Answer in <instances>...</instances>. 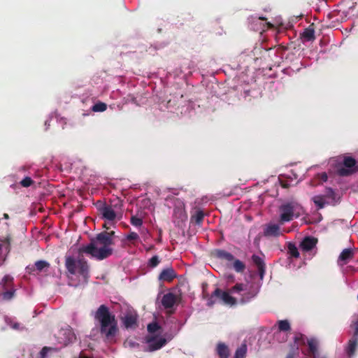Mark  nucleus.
I'll list each match as a JSON object with an SVG mask.
<instances>
[{
  "label": "nucleus",
  "instance_id": "f257e3e1",
  "mask_svg": "<svg viewBox=\"0 0 358 358\" xmlns=\"http://www.w3.org/2000/svg\"><path fill=\"white\" fill-rule=\"evenodd\" d=\"M113 231H102L98 234L94 238L90 239V243L87 245H83L78 249V259H75L73 257H66L65 266L69 273L75 275L78 273L85 281H87L89 275V265L87 260L84 258L83 254L90 255L96 260H103L113 252L111 245L114 244Z\"/></svg>",
  "mask_w": 358,
  "mask_h": 358
},
{
  "label": "nucleus",
  "instance_id": "f03ea898",
  "mask_svg": "<svg viewBox=\"0 0 358 358\" xmlns=\"http://www.w3.org/2000/svg\"><path fill=\"white\" fill-rule=\"evenodd\" d=\"M94 318L100 324V333L107 341H112L118 333L117 321L108 306L101 305L94 314Z\"/></svg>",
  "mask_w": 358,
  "mask_h": 358
},
{
  "label": "nucleus",
  "instance_id": "7ed1b4c3",
  "mask_svg": "<svg viewBox=\"0 0 358 358\" xmlns=\"http://www.w3.org/2000/svg\"><path fill=\"white\" fill-rule=\"evenodd\" d=\"M96 206L101 218L111 224L122 218V203L119 199L110 200L108 203L98 201Z\"/></svg>",
  "mask_w": 358,
  "mask_h": 358
},
{
  "label": "nucleus",
  "instance_id": "20e7f679",
  "mask_svg": "<svg viewBox=\"0 0 358 358\" xmlns=\"http://www.w3.org/2000/svg\"><path fill=\"white\" fill-rule=\"evenodd\" d=\"M231 292L241 295L239 303L245 304L251 301L259 293V287L255 283H236L230 289Z\"/></svg>",
  "mask_w": 358,
  "mask_h": 358
},
{
  "label": "nucleus",
  "instance_id": "39448f33",
  "mask_svg": "<svg viewBox=\"0 0 358 358\" xmlns=\"http://www.w3.org/2000/svg\"><path fill=\"white\" fill-rule=\"evenodd\" d=\"M301 209L300 205L294 201L282 203L279 207V224L282 225L286 222L292 221L294 217H299L301 215Z\"/></svg>",
  "mask_w": 358,
  "mask_h": 358
},
{
  "label": "nucleus",
  "instance_id": "423d86ee",
  "mask_svg": "<svg viewBox=\"0 0 358 358\" xmlns=\"http://www.w3.org/2000/svg\"><path fill=\"white\" fill-rule=\"evenodd\" d=\"M231 291L229 292L222 291L220 288H216L215 291L208 296L207 293L203 292V298L207 299V306L209 307L213 306L215 302L216 299H220L222 301L224 305L233 306L237 304V300L236 298L230 295Z\"/></svg>",
  "mask_w": 358,
  "mask_h": 358
},
{
  "label": "nucleus",
  "instance_id": "0eeeda50",
  "mask_svg": "<svg viewBox=\"0 0 358 358\" xmlns=\"http://www.w3.org/2000/svg\"><path fill=\"white\" fill-rule=\"evenodd\" d=\"M358 172V164L355 158L350 156H343V162L337 168L340 176H349Z\"/></svg>",
  "mask_w": 358,
  "mask_h": 358
},
{
  "label": "nucleus",
  "instance_id": "6e6552de",
  "mask_svg": "<svg viewBox=\"0 0 358 358\" xmlns=\"http://www.w3.org/2000/svg\"><path fill=\"white\" fill-rule=\"evenodd\" d=\"M145 342L148 344L146 351L153 352L161 349L166 344V340L164 338L157 339L155 336H147Z\"/></svg>",
  "mask_w": 358,
  "mask_h": 358
},
{
  "label": "nucleus",
  "instance_id": "1a4fd4ad",
  "mask_svg": "<svg viewBox=\"0 0 358 358\" xmlns=\"http://www.w3.org/2000/svg\"><path fill=\"white\" fill-rule=\"evenodd\" d=\"M122 322L126 329H136L138 327V316L134 313H127L122 317Z\"/></svg>",
  "mask_w": 358,
  "mask_h": 358
},
{
  "label": "nucleus",
  "instance_id": "9d476101",
  "mask_svg": "<svg viewBox=\"0 0 358 358\" xmlns=\"http://www.w3.org/2000/svg\"><path fill=\"white\" fill-rule=\"evenodd\" d=\"M317 243V238L313 236H306L300 243V248L305 252L313 250Z\"/></svg>",
  "mask_w": 358,
  "mask_h": 358
},
{
  "label": "nucleus",
  "instance_id": "9b49d317",
  "mask_svg": "<svg viewBox=\"0 0 358 358\" xmlns=\"http://www.w3.org/2000/svg\"><path fill=\"white\" fill-rule=\"evenodd\" d=\"M50 264L45 260H39L35 262L34 266H28L27 267V272L30 274H34L35 271L41 272L44 269L50 267Z\"/></svg>",
  "mask_w": 358,
  "mask_h": 358
},
{
  "label": "nucleus",
  "instance_id": "f8f14e48",
  "mask_svg": "<svg viewBox=\"0 0 358 358\" xmlns=\"http://www.w3.org/2000/svg\"><path fill=\"white\" fill-rule=\"evenodd\" d=\"M177 276L172 267L166 268L162 271L159 275V280L165 282H171Z\"/></svg>",
  "mask_w": 358,
  "mask_h": 358
},
{
  "label": "nucleus",
  "instance_id": "ddd939ff",
  "mask_svg": "<svg viewBox=\"0 0 358 358\" xmlns=\"http://www.w3.org/2000/svg\"><path fill=\"white\" fill-rule=\"evenodd\" d=\"M281 234L280 229L278 224H271L266 226L264 230V235L265 236H274L278 237Z\"/></svg>",
  "mask_w": 358,
  "mask_h": 358
},
{
  "label": "nucleus",
  "instance_id": "4468645a",
  "mask_svg": "<svg viewBox=\"0 0 358 358\" xmlns=\"http://www.w3.org/2000/svg\"><path fill=\"white\" fill-rule=\"evenodd\" d=\"M306 343L308 344V350H309V353H310L309 355L310 357H313V358H317L318 355H319L318 350H317V347H318L317 340L315 338H310L307 341Z\"/></svg>",
  "mask_w": 358,
  "mask_h": 358
},
{
  "label": "nucleus",
  "instance_id": "2eb2a0df",
  "mask_svg": "<svg viewBox=\"0 0 358 358\" xmlns=\"http://www.w3.org/2000/svg\"><path fill=\"white\" fill-rule=\"evenodd\" d=\"M176 301V296L173 293L169 292L163 296L162 304L165 308H171L174 306Z\"/></svg>",
  "mask_w": 358,
  "mask_h": 358
},
{
  "label": "nucleus",
  "instance_id": "dca6fc26",
  "mask_svg": "<svg viewBox=\"0 0 358 358\" xmlns=\"http://www.w3.org/2000/svg\"><path fill=\"white\" fill-rule=\"evenodd\" d=\"M252 260L257 267L260 278H262L265 272V264L263 259L258 255H253L252 256Z\"/></svg>",
  "mask_w": 358,
  "mask_h": 358
},
{
  "label": "nucleus",
  "instance_id": "f3484780",
  "mask_svg": "<svg viewBox=\"0 0 358 358\" xmlns=\"http://www.w3.org/2000/svg\"><path fill=\"white\" fill-rule=\"evenodd\" d=\"M354 252L351 248L344 249L338 257V262H341L342 264H345L348 261L353 258Z\"/></svg>",
  "mask_w": 358,
  "mask_h": 358
},
{
  "label": "nucleus",
  "instance_id": "a211bd4d",
  "mask_svg": "<svg viewBox=\"0 0 358 358\" xmlns=\"http://www.w3.org/2000/svg\"><path fill=\"white\" fill-rule=\"evenodd\" d=\"M308 340V339L304 334L300 332H295L294 336L293 337V345L298 346V348H299V346L305 345Z\"/></svg>",
  "mask_w": 358,
  "mask_h": 358
},
{
  "label": "nucleus",
  "instance_id": "6ab92c4d",
  "mask_svg": "<svg viewBox=\"0 0 358 358\" xmlns=\"http://www.w3.org/2000/svg\"><path fill=\"white\" fill-rule=\"evenodd\" d=\"M215 255L217 258L220 259H224L228 262H232L233 260H234V255L231 253L224 250H215Z\"/></svg>",
  "mask_w": 358,
  "mask_h": 358
},
{
  "label": "nucleus",
  "instance_id": "aec40b11",
  "mask_svg": "<svg viewBox=\"0 0 358 358\" xmlns=\"http://www.w3.org/2000/svg\"><path fill=\"white\" fill-rule=\"evenodd\" d=\"M217 353L220 358H228L229 356V350L224 343H220L217 345Z\"/></svg>",
  "mask_w": 358,
  "mask_h": 358
},
{
  "label": "nucleus",
  "instance_id": "412c9836",
  "mask_svg": "<svg viewBox=\"0 0 358 358\" xmlns=\"http://www.w3.org/2000/svg\"><path fill=\"white\" fill-rule=\"evenodd\" d=\"M358 343V337L353 335V337L349 341L348 346L347 348V353L348 356H352L356 350Z\"/></svg>",
  "mask_w": 358,
  "mask_h": 358
},
{
  "label": "nucleus",
  "instance_id": "4be33fe9",
  "mask_svg": "<svg viewBox=\"0 0 358 358\" xmlns=\"http://www.w3.org/2000/svg\"><path fill=\"white\" fill-rule=\"evenodd\" d=\"M302 37L308 41H311L315 39V30L313 25H310L306 28L301 34Z\"/></svg>",
  "mask_w": 358,
  "mask_h": 358
},
{
  "label": "nucleus",
  "instance_id": "5701e85b",
  "mask_svg": "<svg viewBox=\"0 0 358 358\" xmlns=\"http://www.w3.org/2000/svg\"><path fill=\"white\" fill-rule=\"evenodd\" d=\"M247 350V345L242 343L241 345L236 349L234 358H245L246 357Z\"/></svg>",
  "mask_w": 358,
  "mask_h": 358
},
{
  "label": "nucleus",
  "instance_id": "b1692460",
  "mask_svg": "<svg viewBox=\"0 0 358 358\" xmlns=\"http://www.w3.org/2000/svg\"><path fill=\"white\" fill-rule=\"evenodd\" d=\"M233 262V268L237 273H243L245 269V264L239 259L234 258Z\"/></svg>",
  "mask_w": 358,
  "mask_h": 358
},
{
  "label": "nucleus",
  "instance_id": "393cba45",
  "mask_svg": "<svg viewBox=\"0 0 358 358\" xmlns=\"http://www.w3.org/2000/svg\"><path fill=\"white\" fill-rule=\"evenodd\" d=\"M13 278L10 275H5L1 282L3 289L11 288L13 285Z\"/></svg>",
  "mask_w": 358,
  "mask_h": 358
},
{
  "label": "nucleus",
  "instance_id": "a878e982",
  "mask_svg": "<svg viewBox=\"0 0 358 358\" xmlns=\"http://www.w3.org/2000/svg\"><path fill=\"white\" fill-rule=\"evenodd\" d=\"M278 327L280 331L286 332L291 330V325L287 320H279Z\"/></svg>",
  "mask_w": 358,
  "mask_h": 358
},
{
  "label": "nucleus",
  "instance_id": "bb28decb",
  "mask_svg": "<svg viewBox=\"0 0 358 358\" xmlns=\"http://www.w3.org/2000/svg\"><path fill=\"white\" fill-rule=\"evenodd\" d=\"M299 357V348L298 346L290 345V350L285 358H298Z\"/></svg>",
  "mask_w": 358,
  "mask_h": 358
},
{
  "label": "nucleus",
  "instance_id": "cd10ccee",
  "mask_svg": "<svg viewBox=\"0 0 358 358\" xmlns=\"http://www.w3.org/2000/svg\"><path fill=\"white\" fill-rule=\"evenodd\" d=\"M314 203L317 206L318 209H322L325 206V200L324 196L318 195L313 198Z\"/></svg>",
  "mask_w": 358,
  "mask_h": 358
},
{
  "label": "nucleus",
  "instance_id": "c85d7f7f",
  "mask_svg": "<svg viewBox=\"0 0 358 358\" xmlns=\"http://www.w3.org/2000/svg\"><path fill=\"white\" fill-rule=\"evenodd\" d=\"M288 253L294 258L299 257V252L294 243H289L287 245Z\"/></svg>",
  "mask_w": 358,
  "mask_h": 358
},
{
  "label": "nucleus",
  "instance_id": "c756f323",
  "mask_svg": "<svg viewBox=\"0 0 358 358\" xmlns=\"http://www.w3.org/2000/svg\"><path fill=\"white\" fill-rule=\"evenodd\" d=\"M106 108L107 105L105 103L98 102L92 106V110L94 112H103Z\"/></svg>",
  "mask_w": 358,
  "mask_h": 358
},
{
  "label": "nucleus",
  "instance_id": "7c9ffc66",
  "mask_svg": "<svg viewBox=\"0 0 358 358\" xmlns=\"http://www.w3.org/2000/svg\"><path fill=\"white\" fill-rule=\"evenodd\" d=\"M55 350V348L50 347H43L36 358H45L49 352Z\"/></svg>",
  "mask_w": 358,
  "mask_h": 358
},
{
  "label": "nucleus",
  "instance_id": "2f4dec72",
  "mask_svg": "<svg viewBox=\"0 0 358 358\" xmlns=\"http://www.w3.org/2000/svg\"><path fill=\"white\" fill-rule=\"evenodd\" d=\"M15 289L10 288V289L5 291L3 292L2 296L3 299L5 300H10L11 299L15 294Z\"/></svg>",
  "mask_w": 358,
  "mask_h": 358
},
{
  "label": "nucleus",
  "instance_id": "473e14b6",
  "mask_svg": "<svg viewBox=\"0 0 358 358\" xmlns=\"http://www.w3.org/2000/svg\"><path fill=\"white\" fill-rule=\"evenodd\" d=\"M160 262L159 258L157 255H155L152 257H151L148 262V266L151 268L156 267Z\"/></svg>",
  "mask_w": 358,
  "mask_h": 358
},
{
  "label": "nucleus",
  "instance_id": "72a5a7b5",
  "mask_svg": "<svg viewBox=\"0 0 358 358\" xmlns=\"http://www.w3.org/2000/svg\"><path fill=\"white\" fill-rule=\"evenodd\" d=\"M160 329V326L157 322H152L148 324L147 329L149 333H155Z\"/></svg>",
  "mask_w": 358,
  "mask_h": 358
},
{
  "label": "nucleus",
  "instance_id": "f704fd0d",
  "mask_svg": "<svg viewBox=\"0 0 358 358\" xmlns=\"http://www.w3.org/2000/svg\"><path fill=\"white\" fill-rule=\"evenodd\" d=\"M124 345L130 348H136L140 346L139 343L131 339H127L124 342Z\"/></svg>",
  "mask_w": 358,
  "mask_h": 358
},
{
  "label": "nucleus",
  "instance_id": "c9c22d12",
  "mask_svg": "<svg viewBox=\"0 0 358 358\" xmlns=\"http://www.w3.org/2000/svg\"><path fill=\"white\" fill-rule=\"evenodd\" d=\"M33 183L34 181L30 177H25L20 182V185L24 187H30Z\"/></svg>",
  "mask_w": 358,
  "mask_h": 358
},
{
  "label": "nucleus",
  "instance_id": "e433bc0d",
  "mask_svg": "<svg viewBox=\"0 0 358 358\" xmlns=\"http://www.w3.org/2000/svg\"><path fill=\"white\" fill-rule=\"evenodd\" d=\"M131 224L135 227H141L143 224V220L141 218H139L136 216H132L131 217Z\"/></svg>",
  "mask_w": 358,
  "mask_h": 358
},
{
  "label": "nucleus",
  "instance_id": "4c0bfd02",
  "mask_svg": "<svg viewBox=\"0 0 358 358\" xmlns=\"http://www.w3.org/2000/svg\"><path fill=\"white\" fill-rule=\"evenodd\" d=\"M204 217V214L201 210H198L194 216V219L197 224H200Z\"/></svg>",
  "mask_w": 358,
  "mask_h": 358
},
{
  "label": "nucleus",
  "instance_id": "58836bf2",
  "mask_svg": "<svg viewBox=\"0 0 358 358\" xmlns=\"http://www.w3.org/2000/svg\"><path fill=\"white\" fill-rule=\"evenodd\" d=\"M138 238L139 236L138 235V234L134 231L130 232L127 236V239L128 241H136L138 240Z\"/></svg>",
  "mask_w": 358,
  "mask_h": 358
},
{
  "label": "nucleus",
  "instance_id": "ea45409f",
  "mask_svg": "<svg viewBox=\"0 0 358 358\" xmlns=\"http://www.w3.org/2000/svg\"><path fill=\"white\" fill-rule=\"evenodd\" d=\"M3 242H5L7 243V246H6V250L8 251H10V241H11V238L10 236H7L5 239L3 241H2Z\"/></svg>",
  "mask_w": 358,
  "mask_h": 358
},
{
  "label": "nucleus",
  "instance_id": "a19ab883",
  "mask_svg": "<svg viewBox=\"0 0 358 358\" xmlns=\"http://www.w3.org/2000/svg\"><path fill=\"white\" fill-rule=\"evenodd\" d=\"M10 327L15 330H20L21 329V325L20 323L14 322L10 324Z\"/></svg>",
  "mask_w": 358,
  "mask_h": 358
},
{
  "label": "nucleus",
  "instance_id": "79ce46f5",
  "mask_svg": "<svg viewBox=\"0 0 358 358\" xmlns=\"http://www.w3.org/2000/svg\"><path fill=\"white\" fill-rule=\"evenodd\" d=\"M327 194L330 196V197H334V195H335V192L333 190V189L331 188H328L327 189Z\"/></svg>",
  "mask_w": 358,
  "mask_h": 358
},
{
  "label": "nucleus",
  "instance_id": "37998d69",
  "mask_svg": "<svg viewBox=\"0 0 358 358\" xmlns=\"http://www.w3.org/2000/svg\"><path fill=\"white\" fill-rule=\"evenodd\" d=\"M280 185L283 188H289V184L287 181L280 180Z\"/></svg>",
  "mask_w": 358,
  "mask_h": 358
},
{
  "label": "nucleus",
  "instance_id": "c03bdc74",
  "mask_svg": "<svg viewBox=\"0 0 358 358\" xmlns=\"http://www.w3.org/2000/svg\"><path fill=\"white\" fill-rule=\"evenodd\" d=\"M354 336H357V337H358V321H357V320L355 322V332H354Z\"/></svg>",
  "mask_w": 358,
  "mask_h": 358
},
{
  "label": "nucleus",
  "instance_id": "a18cd8bd",
  "mask_svg": "<svg viewBox=\"0 0 358 358\" xmlns=\"http://www.w3.org/2000/svg\"><path fill=\"white\" fill-rule=\"evenodd\" d=\"M322 179L324 180V181H326L327 180V175L325 173H323L322 174Z\"/></svg>",
  "mask_w": 358,
  "mask_h": 358
},
{
  "label": "nucleus",
  "instance_id": "49530a36",
  "mask_svg": "<svg viewBox=\"0 0 358 358\" xmlns=\"http://www.w3.org/2000/svg\"><path fill=\"white\" fill-rule=\"evenodd\" d=\"M3 218H4V219H9V215H8V214H7V213H4V214H3Z\"/></svg>",
  "mask_w": 358,
  "mask_h": 358
},
{
  "label": "nucleus",
  "instance_id": "de8ad7c7",
  "mask_svg": "<svg viewBox=\"0 0 358 358\" xmlns=\"http://www.w3.org/2000/svg\"><path fill=\"white\" fill-rule=\"evenodd\" d=\"M103 228H105V229H109V227H107L106 223H105V224L103 225Z\"/></svg>",
  "mask_w": 358,
  "mask_h": 358
},
{
  "label": "nucleus",
  "instance_id": "09e8293b",
  "mask_svg": "<svg viewBox=\"0 0 358 358\" xmlns=\"http://www.w3.org/2000/svg\"><path fill=\"white\" fill-rule=\"evenodd\" d=\"M259 20H264L266 18L264 17H259Z\"/></svg>",
  "mask_w": 358,
  "mask_h": 358
},
{
  "label": "nucleus",
  "instance_id": "8fccbe9b",
  "mask_svg": "<svg viewBox=\"0 0 358 358\" xmlns=\"http://www.w3.org/2000/svg\"><path fill=\"white\" fill-rule=\"evenodd\" d=\"M2 245L0 244V250H1Z\"/></svg>",
  "mask_w": 358,
  "mask_h": 358
},
{
  "label": "nucleus",
  "instance_id": "3c124183",
  "mask_svg": "<svg viewBox=\"0 0 358 358\" xmlns=\"http://www.w3.org/2000/svg\"><path fill=\"white\" fill-rule=\"evenodd\" d=\"M357 321H358V318H357Z\"/></svg>",
  "mask_w": 358,
  "mask_h": 358
}]
</instances>
